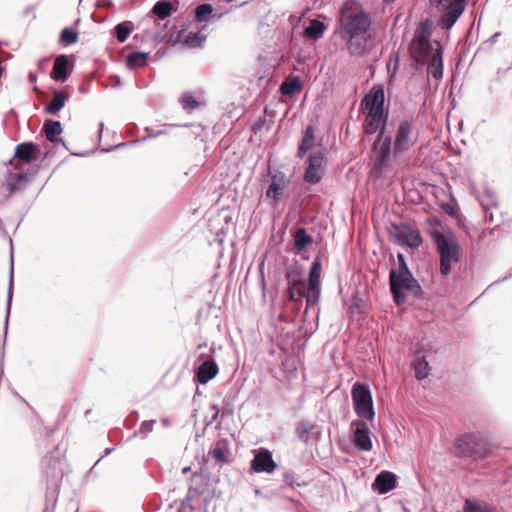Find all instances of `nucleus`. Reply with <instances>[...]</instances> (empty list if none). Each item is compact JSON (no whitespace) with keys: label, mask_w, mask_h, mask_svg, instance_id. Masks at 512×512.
I'll list each match as a JSON object with an SVG mask.
<instances>
[{"label":"nucleus","mask_w":512,"mask_h":512,"mask_svg":"<svg viewBox=\"0 0 512 512\" xmlns=\"http://www.w3.org/2000/svg\"><path fill=\"white\" fill-rule=\"evenodd\" d=\"M103 128H104V123H103V122H100V123H99V134H100V135L102 134Z\"/></svg>","instance_id":"49530a36"},{"label":"nucleus","mask_w":512,"mask_h":512,"mask_svg":"<svg viewBox=\"0 0 512 512\" xmlns=\"http://www.w3.org/2000/svg\"><path fill=\"white\" fill-rule=\"evenodd\" d=\"M352 441L360 450L369 451L372 448L370 430L362 420H355L351 423Z\"/></svg>","instance_id":"f3484780"},{"label":"nucleus","mask_w":512,"mask_h":512,"mask_svg":"<svg viewBox=\"0 0 512 512\" xmlns=\"http://www.w3.org/2000/svg\"><path fill=\"white\" fill-rule=\"evenodd\" d=\"M51 502H52V510H53L55 507V504H56V499H51Z\"/></svg>","instance_id":"5fc2aeb1"},{"label":"nucleus","mask_w":512,"mask_h":512,"mask_svg":"<svg viewBox=\"0 0 512 512\" xmlns=\"http://www.w3.org/2000/svg\"><path fill=\"white\" fill-rule=\"evenodd\" d=\"M491 453L489 437L484 432H470L458 437L455 441V454L459 457L479 460Z\"/></svg>","instance_id":"7ed1b4c3"},{"label":"nucleus","mask_w":512,"mask_h":512,"mask_svg":"<svg viewBox=\"0 0 512 512\" xmlns=\"http://www.w3.org/2000/svg\"><path fill=\"white\" fill-rule=\"evenodd\" d=\"M304 37L314 40L320 37V20L318 18L310 21V25L304 30Z\"/></svg>","instance_id":"72a5a7b5"},{"label":"nucleus","mask_w":512,"mask_h":512,"mask_svg":"<svg viewBox=\"0 0 512 512\" xmlns=\"http://www.w3.org/2000/svg\"><path fill=\"white\" fill-rule=\"evenodd\" d=\"M427 63H429L427 69L428 74L432 75L435 79H441L443 76V59L439 43H436L435 53H433L432 59Z\"/></svg>","instance_id":"4be33fe9"},{"label":"nucleus","mask_w":512,"mask_h":512,"mask_svg":"<svg viewBox=\"0 0 512 512\" xmlns=\"http://www.w3.org/2000/svg\"><path fill=\"white\" fill-rule=\"evenodd\" d=\"M189 471H190V467H185V468H183V470H182V472H183L184 474L188 473Z\"/></svg>","instance_id":"603ef678"},{"label":"nucleus","mask_w":512,"mask_h":512,"mask_svg":"<svg viewBox=\"0 0 512 512\" xmlns=\"http://www.w3.org/2000/svg\"><path fill=\"white\" fill-rule=\"evenodd\" d=\"M290 185V178L281 171L271 175V183L266 191L265 198L269 203L275 206L282 198L284 191Z\"/></svg>","instance_id":"f8f14e48"},{"label":"nucleus","mask_w":512,"mask_h":512,"mask_svg":"<svg viewBox=\"0 0 512 512\" xmlns=\"http://www.w3.org/2000/svg\"><path fill=\"white\" fill-rule=\"evenodd\" d=\"M296 433L299 439L306 446H315L317 449L318 440L320 437V426L315 422L303 419L296 426Z\"/></svg>","instance_id":"4468645a"},{"label":"nucleus","mask_w":512,"mask_h":512,"mask_svg":"<svg viewBox=\"0 0 512 512\" xmlns=\"http://www.w3.org/2000/svg\"><path fill=\"white\" fill-rule=\"evenodd\" d=\"M341 27L343 38L347 40V46L352 55H363L367 43L371 39L369 33L371 19L362 9H352L344 4L341 9Z\"/></svg>","instance_id":"f257e3e1"},{"label":"nucleus","mask_w":512,"mask_h":512,"mask_svg":"<svg viewBox=\"0 0 512 512\" xmlns=\"http://www.w3.org/2000/svg\"><path fill=\"white\" fill-rule=\"evenodd\" d=\"M212 408L215 409L216 410V414H218V409L216 408V405H213ZM216 416L217 415L214 416V419L216 418Z\"/></svg>","instance_id":"6e6d98bb"},{"label":"nucleus","mask_w":512,"mask_h":512,"mask_svg":"<svg viewBox=\"0 0 512 512\" xmlns=\"http://www.w3.org/2000/svg\"><path fill=\"white\" fill-rule=\"evenodd\" d=\"M431 4L441 11L438 25L442 29H451L466 7V0H430Z\"/></svg>","instance_id":"6e6552de"},{"label":"nucleus","mask_w":512,"mask_h":512,"mask_svg":"<svg viewBox=\"0 0 512 512\" xmlns=\"http://www.w3.org/2000/svg\"><path fill=\"white\" fill-rule=\"evenodd\" d=\"M182 106L185 109H195L198 107V101L191 94H184L182 97Z\"/></svg>","instance_id":"a19ab883"},{"label":"nucleus","mask_w":512,"mask_h":512,"mask_svg":"<svg viewBox=\"0 0 512 512\" xmlns=\"http://www.w3.org/2000/svg\"><path fill=\"white\" fill-rule=\"evenodd\" d=\"M204 490L205 486L202 484L199 486L190 485L187 495L182 503L183 507H188L190 510H194L196 508L198 499L204 493Z\"/></svg>","instance_id":"a878e982"},{"label":"nucleus","mask_w":512,"mask_h":512,"mask_svg":"<svg viewBox=\"0 0 512 512\" xmlns=\"http://www.w3.org/2000/svg\"><path fill=\"white\" fill-rule=\"evenodd\" d=\"M432 238L440 255V272L442 275H448L452 264L459 260V245L453 237H447L439 231H434Z\"/></svg>","instance_id":"423d86ee"},{"label":"nucleus","mask_w":512,"mask_h":512,"mask_svg":"<svg viewBox=\"0 0 512 512\" xmlns=\"http://www.w3.org/2000/svg\"><path fill=\"white\" fill-rule=\"evenodd\" d=\"M205 41L206 36L203 35L200 31L189 32L188 35L183 40L184 44L190 48L201 47Z\"/></svg>","instance_id":"c756f323"},{"label":"nucleus","mask_w":512,"mask_h":512,"mask_svg":"<svg viewBox=\"0 0 512 512\" xmlns=\"http://www.w3.org/2000/svg\"><path fill=\"white\" fill-rule=\"evenodd\" d=\"M78 40V33L71 27H66L60 34V41L64 45L74 44Z\"/></svg>","instance_id":"f704fd0d"},{"label":"nucleus","mask_w":512,"mask_h":512,"mask_svg":"<svg viewBox=\"0 0 512 512\" xmlns=\"http://www.w3.org/2000/svg\"><path fill=\"white\" fill-rule=\"evenodd\" d=\"M219 372L218 364L214 360H205L196 371L198 383L204 385L216 377Z\"/></svg>","instance_id":"6ab92c4d"},{"label":"nucleus","mask_w":512,"mask_h":512,"mask_svg":"<svg viewBox=\"0 0 512 512\" xmlns=\"http://www.w3.org/2000/svg\"><path fill=\"white\" fill-rule=\"evenodd\" d=\"M163 133H164L163 131H158L155 134L150 135V137H157L159 135H162Z\"/></svg>","instance_id":"09e8293b"},{"label":"nucleus","mask_w":512,"mask_h":512,"mask_svg":"<svg viewBox=\"0 0 512 512\" xmlns=\"http://www.w3.org/2000/svg\"><path fill=\"white\" fill-rule=\"evenodd\" d=\"M390 290L394 301L398 306L406 302V293H418L421 287L411 272H390Z\"/></svg>","instance_id":"0eeeda50"},{"label":"nucleus","mask_w":512,"mask_h":512,"mask_svg":"<svg viewBox=\"0 0 512 512\" xmlns=\"http://www.w3.org/2000/svg\"><path fill=\"white\" fill-rule=\"evenodd\" d=\"M39 147L33 142H22L15 147L14 156L20 161L30 163L37 159L36 153Z\"/></svg>","instance_id":"aec40b11"},{"label":"nucleus","mask_w":512,"mask_h":512,"mask_svg":"<svg viewBox=\"0 0 512 512\" xmlns=\"http://www.w3.org/2000/svg\"><path fill=\"white\" fill-rule=\"evenodd\" d=\"M119 85H120V79L118 77H116V82H115V84H113V86L116 87Z\"/></svg>","instance_id":"8fccbe9b"},{"label":"nucleus","mask_w":512,"mask_h":512,"mask_svg":"<svg viewBox=\"0 0 512 512\" xmlns=\"http://www.w3.org/2000/svg\"><path fill=\"white\" fill-rule=\"evenodd\" d=\"M112 451H113V448H106L104 451V455L97 462H99L103 457L109 455Z\"/></svg>","instance_id":"c03bdc74"},{"label":"nucleus","mask_w":512,"mask_h":512,"mask_svg":"<svg viewBox=\"0 0 512 512\" xmlns=\"http://www.w3.org/2000/svg\"><path fill=\"white\" fill-rule=\"evenodd\" d=\"M43 130L46 136V139L51 143H57L61 141L59 135L62 133L63 128L60 121L57 120H46L43 125Z\"/></svg>","instance_id":"393cba45"},{"label":"nucleus","mask_w":512,"mask_h":512,"mask_svg":"<svg viewBox=\"0 0 512 512\" xmlns=\"http://www.w3.org/2000/svg\"><path fill=\"white\" fill-rule=\"evenodd\" d=\"M464 512H491V510L486 505H481L474 500L466 499Z\"/></svg>","instance_id":"4c0bfd02"},{"label":"nucleus","mask_w":512,"mask_h":512,"mask_svg":"<svg viewBox=\"0 0 512 512\" xmlns=\"http://www.w3.org/2000/svg\"><path fill=\"white\" fill-rule=\"evenodd\" d=\"M114 30L115 36L120 43H124L131 33V28L127 22L117 24Z\"/></svg>","instance_id":"c9c22d12"},{"label":"nucleus","mask_w":512,"mask_h":512,"mask_svg":"<svg viewBox=\"0 0 512 512\" xmlns=\"http://www.w3.org/2000/svg\"><path fill=\"white\" fill-rule=\"evenodd\" d=\"M387 3H392L394 2L395 0H385Z\"/></svg>","instance_id":"052dcab7"},{"label":"nucleus","mask_w":512,"mask_h":512,"mask_svg":"<svg viewBox=\"0 0 512 512\" xmlns=\"http://www.w3.org/2000/svg\"><path fill=\"white\" fill-rule=\"evenodd\" d=\"M277 465L273 459L272 453L267 448H259L255 451L254 458L251 461V470L255 473H272Z\"/></svg>","instance_id":"dca6fc26"},{"label":"nucleus","mask_w":512,"mask_h":512,"mask_svg":"<svg viewBox=\"0 0 512 512\" xmlns=\"http://www.w3.org/2000/svg\"><path fill=\"white\" fill-rule=\"evenodd\" d=\"M29 80H30L31 82L36 81V76H35L34 74H32V73H31V74L29 75Z\"/></svg>","instance_id":"de8ad7c7"},{"label":"nucleus","mask_w":512,"mask_h":512,"mask_svg":"<svg viewBox=\"0 0 512 512\" xmlns=\"http://www.w3.org/2000/svg\"><path fill=\"white\" fill-rule=\"evenodd\" d=\"M394 228L393 237L398 244L413 249L418 248L422 244V237L418 230L409 225L394 226Z\"/></svg>","instance_id":"2eb2a0df"},{"label":"nucleus","mask_w":512,"mask_h":512,"mask_svg":"<svg viewBox=\"0 0 512 512\" xmlns=\"http://www.w3.org/2000/svg\"><path fill=\"white\" fill-rule=\"evenodd\" d=\"M213 8L210 4H200L195 8V19L198 22H203L212 13Z\"/></svg>","instance_id":"e433bc0d"},{"label":"nucleus","mask_w":512,"mask_h":512,"mask_svg":"<svg viewBox=\"0 0 512 512\" xmlns=\"http://www.w3.org/2000/svg\"><path fill=\"white\" fill-rule=\"evenodd\" d=\"M12 297H13V256H11V266H10L9 283H8V290H7L6 318H5V328H4L5 336L7 335V330H8V321H9V315H10V310H11Z\"/></svg>","instance_id":"cd10ccee"},{"label":"nucleus","mask_w":512,"mask_h":512,"mask_svg":"<svg viewBox=\"0 0 512 512\" xmlns=\"http://www.w3.org/2000/svg\"><path fill=\"white\" fill-rule=\"evenodd\" d=\"M416 142L413 135L412 124L408 121L399 123L393 142V156L395 158L408 152Z\"/></svg>","instance_id":"9d476101"},{"label":"nucleus","mask_w":512,"mask_h":512,"mask_svg":"<svg viewBox=\"0 0 512 512\" xmlns=\"http://www.w3.org/2000/svg\"><path fill=\"white\" fill-rule=\"evenodd\" d=\"M321 29H322V32L325 30V25H324V23H323V22H322Z\"/></svg>","instance_id":"bf43d9fd"},{"label":"nucleus","mask_w":512,"mask_h":512,"mask_svg":"<svg viewBox=\"0 0 512 512\" xmlns=\"http://www.w3.org/2000/svg\"><path fill=\"white\" fill-rule=\"evenodd\" d=\"M373 166L371 175L381 177L383 171L388 167L391 155H393L392 137L386 130L381 129L372 144Z\"/></svg>","instance_id":"39448f33"},{"label":"nucleus","mask_w":512,"mask_h":512,"mask_svg":"<svg viewBox=\"0 0 512 512\" xmlns=\"http://www.w3.org/2000/svg\"><path fill=\"white\" fill-rule=\"evenodd\" d=\"M415 376L418 380H423L429 375V364L425 358L418 357L414 363Z\"/></svg>","instance_id":"7c9ffc66"},{"label":"nucleus","mask_w":512,"mask_h":512,"mask_svg":"<svg viewBox=\"0 0 512 512\" xmlns=\"http://www.w3.org/2000/svg\"><path fill=\"white\" fill-rule=\"evenodd\" d=\"M384 86L375 84L361 100L363 113L386 114Z\"/></svg>","instance_id":"9b49d317"},{"label":"nucleus","mask_w":512,"mask_h":512,"mask_svg":"<svg viewBox=\"0 0 512 512\" xmlns=\"http://www.w3.org/2000/svg\"><path fill=\"white\" fill-rule=\"evenodd\" d=\"M355 413L366 420H372L375 412L371 391L366 384L355 383L351 391Z\"/></svg>","instance_id":"1a4fd4ad"},{"label":"nucleus","mask_w":512,"mask_h":512,"mask_svg":"<svg viewBox=\"0 0 512 512\" xmlns=\"http://www.w3.org/2000/svg\"><path fill=\"white\" fill-rule=\"evenodd\" d=\"M44 512H52V511H50V508L47 506Z\"/></svg>","instance_id":"13d9d810"},{"label":"nucleus","mask_w":512,"mask_h":512,"mask_svg":"<svg viewBox=\"0 0 512 512\" xmlns=\"http://www.w3.org/2000/svg\"><path fill=\"white\" fill-rule=\"evenodd\" d=\"M500 33H495L490 37V42L494 43L497 37H499Z\"/></svg>","instance_id":"a18cd8bd"},{"label":"nucleus","mask_w":512,"mask_h":512,"mask_svg":"<svg viewBox=\"0 0 512 512\" xmlns=\"http://www.w3.org/2000/svg\"><path fill=\"white\" fill-rule=\"evenodd\" d=\"M212 454H213V457L215 459H217L218 461H220V462H225L226 461L225 453H224V451L221 448H215L212 451Z\"/></svg>","instance_id":"37998d69"},{"label":"nucleus","mask_w":512,"mask_h":512,"mask_svg":"<svg viewBox=\"0 0 512 512\" xmlns=\"http://www.w3.org/2000/svg\"><path fill=\"white\" fill-rule=\"evenodd\" d=\"M311 241V236L306 232L304 228H300L296 231L294 242L298 250L306 248L307 244Z\"/></svg>","instance_id":"473e14b6"},{"label":"nucleus","mask_w":512,"mask_h":512,"mask_svg":"<svg viewBox=\"0 0 512 512\" xmlns=\"http://www.w3.org/2000/svg\"><path fill=\"white\" fill-rule=\"evenodd\" d=\"M69 100V94L65 91H56L51 101L45 106L44 110L50 115H57L66 102Z\"/></svg>","instance_id":"5701e85b"},{"label":"nucleus","mask_w":512,"mask_h":512,"mask_svg":"<svg viewBox=\"0 0 512 512\" xmlns=\"http://www.w3.org/2000/svg\"><path fill=\"white\" fill-rule=\"evenodd\" d=\"M315 129L313 125H308L303 132L301 142L298 146L296 157L305 159V171L303 180L309 184L320 182V149L316 148Z\"/></svg>","instance_id":"f03ea898"},{"label":"nucleus","mask_w":512,"mask_h":512,"mask_svg":"<svg viewBox=\"0 0 512 512\" xmlns=\"http://www.w3.org/2000/svg\"><path fill=\"white\" fill-rule=\"evenodd\" d=\"M398 61H399V60H398V56H397V55H395V69L398 67Z\"/></svg>","instance_id":"864d4df0"},{"label":"nucleus","mask_w":512,"mask_h":512,"mask_svg":"<svg viewBox=\"0 0 512 512\" xmlns=\"http://www.w3.org/2000/svg\"><path fill=\"white\" fill-rule=\"evenodd\" d=\"M364 115L363 130L366 134L372 135L376 132H380L381 129L385 130L388 121V112H386V114L364 113Z\"/></svg>","instance_id":"a211bd4d"},{"label":"nucleus","mask_w":512,"mask_h":512,"mask_svg":"<svg viewBox=\"0 0 512 512\" xmlns=\"http://www.w3.org/2000/svg\"><path fill=\"white\" fill-rule=\"evenodd\" d=\"M319 317H320V307H317V311H316L317 320L319 319Z\"/></svg>","instance_id":"3c124183"},{"label":"nucleus","mask_w":512,"mask_h":512,"mask_svg":"<svg viewBox=\"0 0 512 512\" xmlns=\"http://www.w3.org/2000/svg\"><path fill=\"white\" fill-rule=\"evenodd\" d=\"M397 259H398V268L397 269H392L390 272H410L408 266H407V263H406V260H405V257L403 254L401 253H398L397 254Z\"/></svg>","instance_id":"79ce46f5"},{"label":"nucleus","mask_w":512,"mask_h":512,"mask_svg":"<svg viewBox=\"0 0 512 512\" xmlns=\"http://www.w3.org/2000/svg\"><path fill=\"white\" fill-rule=\"evenodd\" d=\"M149 58V53L133 51L127 55L126 65L130 69H136L144 66Z\"/></svg>","instance_id":"bb28decb"},{"label":"nucleus","mask_w":512,"mask_h":512,"mask_svg":"<svg viewBox=\"0 0 512 512\" xmlns=\"http://www.w3.org/2000/svg\"><path fill=\"white\" fill-rule=\"evenodd\" d=\"M431 30L429 25L421 22L413 36V40L409 47V53L411 58L415 62L416 68L424 66L430 59H432L433 53H435L436 46L430 42Z\"/></svg>","instance_id":"20e7f679"},{"label":"nucleus","mask_w":512,"mask_h":512,"mask_svg":"<svg viewBox=\"0 0 512 512\" xmlns=\"http://www.w3.org/2000/svg\"><path fill=\"white\" fill-rule=\"evenodd\" d=\"M24 177L22 174H11L10 177L7 179V189L10 194L16 192L19 187V183L23 181Z\"/></svg>","instance_id":"58836bf2"},{"label":"nucleus","mask_w":512,"mask_h":512,"mask_svg":"<svg viewBox=\"0 0 512 512\" xmlns=\"http://www.w3.org/2000/svg\"><path fill=\"white\" fill-rule=\"evenodd\" d=\"M172 11V5L166 1H158L152 8V12L160 19L169 17Z\"/></svg>","instance_id":"2f4dec72"},{"label":"nucleus","mask_w":512,"mask_h":512,"mask_svg":"<svg viewBox=\"0 0 512 512\" xmlns=\"http://www.w3.org/2000/svg\"><path fill=\"white\" fill-rule=\"evenodd\" d=\"M300 89L301 82L298 79V77L286 78L279 88L280 92L286 96L293 95L296 91H299Z\"/></svg>","instance_id":"c85d7f7f"},{"label":"nucleus","mask_w":512,"mask_h":512,"mask_svg":"<svg viewBox=\"0 0 512 512\" xmlns=\"http://www.w3.org/2000/svg\"><path fill=\"white\" fill-rule=\"evenodd\" d=\"M156 423V420H148V421H143L139 427V429L137 431L134 432L133 436H138V435H144L146 436L147 434H149L150 432H152L153 428H154V425Z\"/></svg>","instance_id":"ea45409f"},{"label":"nucleus","mask_w":512,"mask_h":512,"mask_svg":"<svg viewBox=\"0 0 512 512\" xmlns=\"http://www.w3.org/2000/svg\"><path fill=\"white\" fill-rule=\"evenodd\" d=\"M396 481L397 479L394 473L383 471L376 476L373 486L379 493L385 494L395 488Z\"/></svg>","instance_id":"412c9836"},{"label":"nucleus","mask_w":512,"mask_h":512,"mask_svg":"<svg viewBox=\"0 0 512 512\" xmlns=\"http://www.w3.org/2000/svg\"><path fill=\"white\" fill-rule=\"evenodd\" d=\"M320 299V258L315 257L308 279L306 293L307 306H317Z\"/></svg>","instance_id":"ddd939ff"},{"label":"nucleus","mask_w":512,"mask_h":512,"mask_svg":"<svg viewBox=\"0 0 512 512\" xmlns=\"http://www.w3.org/2000/svg\"><path fill=\"white\" fill-rule=\"evenodd\" d=\"M68 57L59 55L54 63L51 77L56 81L64 82L68 78Z\"/></svg>","instance_id":"b1692460"},{"label":"nucleus","mask_w":512,"mask_h":512,"mask_svg":"<svg viewBox=\"0 0 512 512\" xmlns=\"http://www.w3.org/2000/svg\"><path fill=\"white\" fill-rule=\"evenodd\" d=\"M197 478H198V477L193 476V477H192V479H191L192 483H195V481H196V479H197Z\"/></svg>","instance_id":"4d7b16f0"}]
</instances>
